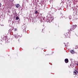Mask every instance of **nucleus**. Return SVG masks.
<instances>
[{
  "mask_svg": "<svg viewBox=\"0 0 78 78\" xmlns=\"http://www.w3.org/2000/svg\"><path fill=\"white\" fill-rule=\"evenodd\" d=\"M76 27H77V25H72L71 26V29H70L69 31H70V30L73 31V30H75V29L76 28Z\"/></svg>",
  "mask_w": 78,
  "mask_h": 78,
  "instance_id": "f257e3e1",
  "label": "nucleus"
},
{
  "mask_svg": "<svg viewBox=\"0 0 78 78\" xmlns=\"http://www.w3.org/2000/svg\"><path fill=\"white\" fill-rule=\"evenodd\" d=\"M13 36L14 37H15V38H17H17H19V37H20L19 35L17 34H15Z\"/></svg>",
  "mask_w": 78,
  "mask_h": 78,
  "instance_id": "f03ea898",
  "label": "nucleus"
},
{
  "mask_svg": "<svg viewBox=\"0 0 78 78\" xmlns=\"http://www.w3.org/2000/svg\"><path fill=\"white\" fill-rule=\"evenodd\" d=\"M74 73V75H75L76 74H77L78 73V71H77L76 70H75L73 72Z\"/></svg>",
  "mask_w": 78,
  "mask_h": 78,
  "instance_id": "7ed1b4c3",
  "label": "nucleus"
},
{
  "mask_svg": "<svg viewBox=\"0 0 78 78\" xmlns=\"http://www.w3.org/2000/svg\"><path fill=\"white\" fill-rule=\"evenodd\" d=\"M65 61L66 63H67L69 62V60L67 58L65 59Z\"/></svg>",
  "mask_w": 78,
  "mask_h": 78,
  "instance_id": "20e7f679",
  "label": "nucleus"
},
{
  "mask_svg": "<svg viewBox=\"0 0 78 78\" xmlns=\"http://www.w3.org/2000/svg\"><path fill=\"white\" fill-rule=\"evenodd\" d=\"M71 53L72 54H74V53H75V51H74V50H71Z\"/></svg>",
  "mask_w": 78,
  "mask_h": 78,
  "instance_id": "39448f33",
  "label": "nucleus"
},
{
  "mask_svg": "<svg viewBox=\"0 0 78 78\" xmlns=\"http://www.w3.org/2000/svg\"><path fill=\"white\" fill-rule=\"evenodd\" d=\"M19 6H20V5H19V4L16 5V6L17 8H19Z\"/></svg>",
  "mask_w": 78,
  "mask_h": 78,
  "instance_id": "423d86ee",
  "label": "nucleus"
},
{
  "mask_svg": "<svg viewBox=\"0 0 78 78\" xmlns=\"http://www.w3.org/2000/svg\"><path fill=\"white\" fill-rule=\"evenodd\" d=\"M40 20H41V21H43V19H44V18L42 17H41L40 18Z\"/></svg>",
  "mask_w": 78,
  "mask_h": 78,
  "instance_id": "0eeeda50",
  "label": "nucleus"
},
{
  "mask_svg": "<svg viewBox=\"0 0 78 78\" xmlns=\"http://www.w3.org/2000/svg\"><path fill=\"white\" fill-rule=\"evenodd\" d=\"M38 12L37 11V10H36L35 11V13H34L35 14H37V13Z\"/></svg>",
  "mask_w": 78,
  "mask_h": 78,
  "instance_id": "6e6552de",
  "label": "nucleus"
},
{
  "mask_svg": "<svg viewBox=\"0 0 78 78\" xmlns=\"http://www.w3.org/2000/svg\"><path fill=\"white\" fill-rule=\"evenodd\" d=\"M49 19H50V20H51V21H52V20H53V19L51 18H50V17H49Z\"/></svg>",
  "mask_w": 78,
  "mask_h": 78,
  "instance_id": "1a4fd4ad",
  "label": "nucleus"
},
{
  "mask_svg": "<svg viewBox=\"0 0 78 78\" xmlns=\"http://www.w3.org/2000/svg\"><path fill=\"white\" fill-rule=\"evenodd\" d=\"M18 19H19V17L18 16H17L16 17V20H18Z\"/></svg>",
  "mask_w": 78,
  "mask_h": 78,
  "instance_id": "9d476101",
  "label": "nucleus"
},
{
  "mask_svg": "<svg viewBox=\"0 0 78 78\" xmlns=\"http://www.w3.org/2000/svg\"><path fill=\"white\" fill-rule=\"evenodd\" d=\"M48 22H50L51 21L50 19H49V17L48 18Z\"/></svg>",
  "mask_w": 78,
  "mask_h": 78,
  "instance_id": "9b49d317",
  "label": "nucleus"
},
{
  "mask_svg": "<svg viewBox=\"0 0 78 78\" xmlns=\"http://www.w3.org/2000/svg\"><path fill=\"white\" fill-rule=\"evenodd\" d=\"M72 18L71 16H69V20H70V19H71V18Z\"/></svg>",
  "mask_w": 78,
  "mask_h": 78,
  "instance_id": "f8f14e48",
  "label": "nucleus"
},
{
  "mask_svg": "<svg viewBox=\"0 0 78 78\" xmlns=\"http://www.w3.org/2000/svg\"><path fill=\"white\" fill-rule=\"evenodd\" d=\"M70 66L71 67H74V66H73V65H72V64H70Z\"/></svg>",
  "mask_w": 78,
  "mask_h": 78,
  "instance_id": "ddd939ff",
  "label": "nucleus"
},
{
  "mask_svg": "<svg viewBox=\"0 0 78 78\" xmlns=\"http://www.w3.org/2000/svg\"><path fill=\"white\" fill-rule=\"evenodd\" d=\"M50 17L51 19H53V16H51Z\"/></svg>",
  "mask_w": 78,
  "mask_h": 78,
  "instance_id": "4468645a",
  "label": "nucleus"
},
{
  "mask_svg": "<svg viewBox=\"0 0 78 78\" xmlns=\"http://www.w3.org/2000/svg\"><path fill=\"white\" fill-rule=\"evenodd\" d=\"M45 18H43V20H45Z\"/></svg>",
  "mask_w": 78,
  "mask_h": 78,
  "instance_id": "2eb2a0df",
  "label": "nucleus"
},
{
  "mask_svg": "<svg viewBox=\"0 0 78 78\" xmlns=\"http://www.w3.org/2000/svg\"><path fill=\"white\" fill-rule=\"evenodd\" d=\"M76 66H78V62H77L76 63Z\"/></svg>",
  "mask_w": 78,
  "mask_h": 78,
  "instance_id": "dca6fc26",
  "label": "nucleus"
},
{
  "mask_svg": "<svg viewBox=\"0 0 78 78\" xmlns=\"http://www.w3.org/2000/svg\"><path fill=\"white\" fill-rule=\"evenodd\" d=\"M26 28L24 29H23V31H26Z\"/></svg>",
  "mask_w": 78,
  "mask_h": 78,
  "instance_id": "f3484780",
  "label": "nucleus"
},
{
  "mask_svg": "<svg viewBox=\"0 0 78 78\" xmlns=\"http://www.w3.org/2000/svg\"><path fill=\"white\" fill-rule=\"evenodd\" d=\"M9 31L11 32V29L9 30Z\"/></svg>",
  "mask_w": 78,
  "mask_h": 78,
  "instance_id": "a211bd4d",
  "label": "nucleus"
},
{
  "mask_svg": "<svg viewBox=\"0 0 78 78\" xmlns=\"http://www.w3.org/2000/svg\"><path fill=\"white\" fill-rule=\"evenodd\" d=\"M14 31H17V29H14Z\"/></svg>",
  "mask_w": 78,
  "mask_h": 78,
  "instance_id": "6ab92c4d",
  "label": "nucleus"
},
{
  "mask_svg": "<svg viewBox=\"0 0 78 78\" xmlns=\"http://www.w3.org/2000/svg\"><path fill=\"white\" fill-rule=\"evenodd\" d=\"M2 6V4H1V3H0V7Z\"/></svg>",
  "mask_w": 78,
  "mask_h": 78,
  "instance_id": "aec40b11",
  "label": "nucleus"
},
{
  "mask_svg": "<svg viewBox=\"0 0 78 78\" xmlns=\"http://www.w3.org/2000/svg\"><path fill=\"white\" fill-rule=\"evenodd\" d=\"M53 0H50V2H52V1H53Z\"/></svg>",
  "mask_w": 78,
  "mask_h": 78,
  "instance_id": "412c9836",
  "label": "nucleus"
},
{
  "mask_svg": "<svg viewBox=\"0 0 78 78\" xmlns=\"http://www.w3.org/2000/svg\"><path fill=\"white\" fill-rule=\"evenodd\" d=\"M61 18H62V16H61Z\"/></svg>",
  "mask_w": 78,
  "mask_h": 78,
  "instance_id": "4be33fe9",
  "label": "nucleus"
},
{
  "mask_svg": "<svg viewBox=\"0 0 78 78\" xmlns=\"http://www.w3.org/2000/svg\"><path fill=\"white\" fill-rule=\"evenodd\" d=\"M38 6H39V5H38Z\"/></svg>",
  "mask_w": 78,
  "mask_h": 78,
  "instance_id": "5701e85b",
  "label": "nucleus"
},
{
  "mask_svg": "<svg viewBox=\"0 0 78 78\" xmlns=\"http://www.w3.org/2000/svg\"><path fill=\"white\" fill-rule=\"evenodd\" d=\"M64 44H65V43H64Z\"/></svg>",
  "mask_w": 78,
  "mask_h": 78,
  "instance_id": "b1692460",
  "label": "nucleus"
}]
</instances>
